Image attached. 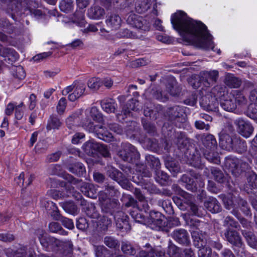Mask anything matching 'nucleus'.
Returning <instances> with one entry per match:
<instances>
[{"mask_svg":"<svg viewBox=\"0 0 257 257\" xmlns=\"http://www.w3.org/2000/svg\"><path fill=\"white\" fill-rule=\"evenodd\" d=\"M230 97H232L233 101L238 105L244 104L246 102V99L243 94L236 90H232L229 92Z\"/></svg>","mask_w":257,"mask_h":257,"instance_id":"33","label":"nucleus"},{"mask_svg":"<svg viewBox=\"0 0 257 257\" xmlns=\"http://www.w3.org/2000/svg\"><path fill=\"white\" fill-rule=\"evenodd\" d=\"M221 197L225 208L228 210L232 209L231 213L236 217H238L237 213V205H239V199L241 198L230 193L227 195H221Z\"/></svg>","mask_w":257,"mask_h":257,"instance_id":"11","label":"nucleus"},{"mask_svg":"<svg viewBox=\"0 0 257 257\" xmlns=\"http://www.w3.org/2000/svg\"><path fill=\"white\" fill-rule=\"evenodd\" d=\"M38 237L42 245L47 251L54 250L63 243L55 237L48 235L42 230L38 231Z\"/></svg>","mask_w":257,"mask_h":257,"instance_id":"5","label":"nucleus"},{"mask_svg":"<svg viewBox=\"0 0 257 257\" xmlns=\"http://www.w3.org/2000/svg\"><path fill=\"white\" fill-rule=\"evenodd\" d=\"M249 109L250 117L254 119L257 118V104L251 103L249 106Z\"/></svg>","mask_w":257,"mask_h":257,"instance_id":"64","label":"nucleus"},{"mask_svg":"<svg viewBox=\"0 0 257 257\" xmlns=\"http://www.w3.org/2000/svg\"><path fill=\"white\" fill-rule=\"evenodd\" d=\"M87 85L91 89L97 90L102 85V81L98 77H93L89 79Z\"/></svg>","mask_w":257,"mask_h":257,"instance_id":"42","label":"nucleus"},{"mask_svg":"<svg viewBox=\"0 0 257 257\" xmlns=\"http://www.w3.org/2000/svg\"><path fill=\"white\" fill-rule=\"evenodd\" d=\"M118 155L122 160L128 162H133L139 156V154L135 147L127 143L122 144Z\"/></svg>","mask_w":257,"mask_h":257,"instance_id":"7","label":"nucleus"},{"mask_svg":"<svg viewBox=\"0 0 257 257\" xmlns=\"http://www.w3.org/2000/svg\"><path fill=\"white\" fill-rule=\"evenodd\" d=\"M96 222L97 223V226L100 229L103 231L107 230L108 227L111 223V220L105 216L101 217L100 220L98 221H96Z\"/></svg>","mask_w":257,"mask_h":257,"instance_id":"45","label":"nucleus"},{"mask_svg":"<svg viewBox=\"0 0 257 257\" xmlns=\"http://www.w3.org/2000/svg\"><path fill=\"white\" fill-rule=\"evenodd\" d=\"M240 161L234 157L226 158L224 165L225 168L235 176L238 175L242 171L239 167Z\"/></svg>","mask_w":257,"mask_h":257,"instance_id":"15","label":"nucleus"},{"mask_svg":"<svg viewBox=\"0 0 257 257\" xmlns=\"http://www.w3.org/2000/svg\"><path fill=\"white\" fill-rule=\"evenodd\" d=\"M25 105L23 102H21L20 104L17 105L15 108V117L17 119H21L24 114V109Z\"/></svg>","mask_w":257,"mask_h":257,"instance_id":"57","label":"nucleus"},{"mask_svg":"<svg viewBox=\"0 0 257 257\" xmlns=\"http://www.w3.org/2000/svg\"><path fill=\"white\" fill-rule=\"evenodd\" d=\"M60 221L62 222L63 225L69 229H72L74 228V225L72 220L63 217Z\"/></svg>","mask_w":257,"mask_h":257,"instance_id":"62","label":"nucleus"},{"mask_svg":"<svg viewBox=\"0 0 257 257\" xmlns=\"http://www.w3.org/2000/svg\"><path fill=\"white\" fill-rule=\"evenodd\" d=\"M173 237L181 244H188L189 242V234L184 229H176L173 233Z\"/></svg>","mask_w":257,"mask_h":257,"instance_id":"24","label":"nucleus"},{"mask_svg":"<svg viewBox=\"0 0 257 257\" xmlns=\"http://www.w3.org/2000/svg\"><path fill=\"white\" fill-rule=\"evenodd\" d=\"M80 190L86 196L91 198H96L97 196V189L94 185L88 183H83Z\"/></svg>","mask_w":257,"mask_h":257,"instance_id":"23","label":"nucleus"},{"mask_svg":"<svg viewBox=\"0 0 257 257\" xmlns=\"http://www.w3.org/2000/svg\"><path fill=\"white\" fill-rule=\"evenodd\" d=\"M146 158L148 163L151 167L156 169L159 167L160 163L157 158L152 155H148L146 156Z\"/></svg>","mask_w":257,"mask_h":257,"instance_id":"50","label":"nucleus"},{"mask_svg":"<svg viewBox=\"0 0 257 257\" xmlns=\"http://www.w3.org/2000/svg\"><path fill=\"white\" fill-rule=\"evenodd\" d=\"M106 24L112 30H116L120 27L121 19L116 14H112L107 17L105 21Z\"/></svg>","mask_w":257,"mask_h":257,"instance_id":"27","label":"nucleus"},{"mask_svg":"<svg viewBox=\"0 0 257 257\" xmlns=\"http://www.w3.org/2000/svg\"><path fill=\"white\" fill-rule=\"evenodd\" d=\"M83 127L88 132L95 134L99 139L105 142H111L113 140V137L111 133L102 126L94 125L91 121L85 122Z\"/></svg>","mask_w":257,"mask_h":257,"instance_id":"6","label":"nucleus"},{"mask_svg":"<svg viewBox=\"0 0 257 257\" xmlns=\"http://www.w3.org/2000/svg\"><path fill=\"white\" fill-rule=\"evenodd\" d=\"M60 125L61 122L57 117H51L50 119L48 121L47 128L48 130L58 128Z\"/></svg>","mask_w":257,"mask_h":257,"instance_id":"48","label":"nucleus"},{"mask_svg":"<svg viewBox=\"0 0 257 257\" xmlns=\"http://www.w3.org/2000/svg\"><path fill=\"white\" fill-rule=\"evenodd\" d=\"M102 109L107 113H114L117 107V104L114 99L105 98L101 101Z\"/></svg>","mask_w":257,"mask_h":257,"instance_id":"28","label":"nucleus"},{"mask_svg":"<svg viewBox=\"0 0 257 257\" xmlns=\"http://www.w3.org/2000/svg\"><path fill=\"white\" fill-rule=\"evenodd\" d=\"M95 254L96 257H110L108 249L102 245L95 247ZM111 257H115L112 255Z\"/></svg>","mask_w":257,"mask_h":257,"instance_id":"47","label":"nucleus"},{"mask_svg":"<svg viewBox=\"0 0 257 257\" xmlns=\"http://www.w3.org/2000/svg\"><path fill=\"white\" fill-rule=\"evenodd\" d=\"M85 88L84 83L75 82L72 85L64 88L62 93L63 95H66L71 92L68 95V99L71 101H74L84 94Z\"/></svg>","mask_w":257,"mask_h":257,"instance_id":"3","label":"nucleus"},{"mask_svg":"<svg viewBox=\"0 0 257 257\" xmlns=\"http://www.w3.org/2000/svg\"><path fill=\"white\" fill-rule=\"evenodd\" d=\"M166 219L160 212L152 211L150 212L149 217H147V224L153 229L159 228L167 225Z\"/></svg>","mask_w":257,"mask_h":257,"instance_id":"9","label":"nucleus"},{"mask_svg":"<svg viewBox=\"0 0 257 257\" xmlns=\"http://www.w3.org/2000/svg\"><path fill=\"white\" fill-rule=\"evenodd\" d=\"M171 22L174 29L178 32L183 41L197 48L204 50L211 49L218 54H221L219 49L215 48L212 36L201 22L192 19L181 11L172 15Z\"/></svg>","mask_w":257,"mask_h":257,"instance_id":"1","label":"nucleus"},{"mask_svg":"<svg viewBox=\"0 0 257 257\" xmlns=\"http://www.w3.org/2000/svg\"><path fill=\"white\" fill-rule=\"evenodd\" d=\"M122 251L126 254H133L135 253V250L131 244L127 242H123L121 245Z\"/></svg>","mask_w":257,"mask_h":257,"instance_id":"60","label":"nucleus"},{"mask_svg":"<svg viewBox=\"0 0 257 257\" xmlns=\"http://www.w3.org/2000/svg\"><path fill=\"white\" fill-rule=\"evenodd\" d=\"M85 212L87 215L90 218L97 219L99 218V213L96 210L94 205L92 203L88 204Z\"/></svg>","mask_w":257,"mask_h":257,"instance_id":"43","label":"nucleus"},{"mask_svg":"<svg viewBox=\"0 0 257 257\" xmlns=\"http://www.w3.org/2000/svg\"><path fill=\"white\" fill-rule=\"evenodd\" d=\"M12 3L13 4H17V5L15 7L14 9H12V17L13 19H15L17 16H21V13L19 11V8L21 6V3L23 0H11Z\"/></svg>","mask_w":257,"mask_h":257,"instance_id":"53","label":"nucleus"},{"mask_svg":"<svg viewBox=\"0 0 257 257\" xmlns=\"http://www.w3.org/2000/svg\"><path fill=\"white\" fill-rule=\"evenodd\" d=\"M126 22L128 24L141 32L149 30L150 26L147 21L142 17L135 14L131 13L129 14L126 19Z\"/></svg>","mask_w":257,"mask_h":257,"instance_id":"10","label":"nucleus"},{"mask_svg":"<svg viewBox=\"0 0 257 257\" xmlns=\"http://www.w3.org/2000/svg\"><path fill=\"white\" fill-rule=\"evenodd\" d=\"M211 173L214 179L219 183H223L224 182L225 178L224 177L222 173L216 168H212L211 169Z\"/></svg>","mask_w":257,"mask_h":257,"instance_id":"51","label":"nucleus"},{"mask_svg":"<svg viewBox=\"0 0 257 257\" xmlns=\"http://www.w3.org/2000/svg\"><path fill=\"white\" fill-rule=\"evenodd\" d=\"M177 140L176 143L179 146L181 147V145H184L185 141H186V137L184 133L182 132H177L176 135Z\"/></svg>","mask_w":257,"mask_h":257,"instance_id":"63","label":"nucleus"},{"mask_svg":"<svg viewBox=\"0 0 257 257\" xmlns=\"http://www.w3.org/2000/svg\"><path fill=\"white\" fill-rule=\"evenodd\" d=\"M0 55L3 57H7L9 59H13L15 60L19 58V55L15 50L4 47L1 45H0Z\"/></svg>","mask_w":257,"mask_h":257,"instance_id":"34","label":"nucleus"},{"mask_svg":"<svg viewBox=\"0 0 257 257\" xmlns=\"http://www.w3.org/2000/svg\"><path fill=\"white\" fill-rule=\"evenodd\" d=\"M168 114L171 120L184 122L185 121V114L183 108L179 106H175L170 108L168 111Z\"/></svg>","mask_w":257,"mask_h":257,"instance_id":"16","label":"nucleus"},{"mask_svg":"<svg viewBox=\"0 0 257 257\" xmlns=\"http://www.w3.org/2000/svg\"><path fill=\"white\" fill-rule=\"evenodd\" d=\"M252 144V146L250 152L251 155L254 157V162L257 166V135L253 139Z\"/></svg>","mask_w":257,"mask_h":257,"instance_id":"61","label":"nucleus"},{"mask_svg":"<svg viewBox=\"0 0 257 257\" xmlns=\"http://www.w3.org/2000/svg\"><path fill=\"white\" fill-rule=\"evenodd\" d=\"M119 36L120 37H125L128 38H140L141 35H138L133 32L130 31L128 29H123L120 32Z\"/></svg>","mask_w":257,"mask_h":257,"instance_id":"52","label":"nucleus"},{"mask_svg":"<svg viewBox=\"0 0 257 257\" xmlns=\"http://www.w3.org/2000/svg\"><path fill=\"white\" fill-rule=\"evenodd\" d=\"M13 75L15 77L19 79H23L25 77V72L21 66L15 67L13 69Z\"/></svg>","mask_w":257,"mask_h":257,"instance_id":"55","label":"nucleus"},{"mask_svg":"<svg viewBox=\"0 0 257 257\" xmlns=\"http://www.w3.org/2000/svg\"><path fill=\"white\" fill-rule=\"evenodd\" d=\"M203 242L200 244L195 243V246L199 248L198 251V256H210L211 253V249L210 247L205 246L203 245Z\"/></svg>","mask_w":257,"mask_h":257,"instance_id":"44","label":"nucleus"},{"mask_svg":"<svg viewBox=\"0 0 257 257\" xmlns=\"http://www.w3.org/2000/svg\"><path fill=\"white\" fill-rule=\"evenodd\" d=\"M224 82L228 86L233 88H237L241 84V81L231 74H228L225 76Z\"/></svg>","mask_w":257,"mask_h":257,"instance_id":"36","label":"nucleus"},{"mask_svg":"<svg viewBox=\"0 0 257 257\" xmlns=\"http://www.w3.org/2000/svg\"><path fill=\"white\" fill-rule=\"evenodd\" d=\"M69 170L78 176H82L85 173V168L83 164L78 162L69 167Z\"/></svg>","mask_w":257,"mask_h":257,"instance_id":"38","label":"nucleus"},{"mask_svg":"<svg viewBox=\"0 0 257 257\" xmlns=\"http://www.w3.org/2000/svg\"><path fill=\"white\" fill-rule=\"evenodd\" d=\"M72 21L80 27H85L86 22L84 20V13L82 10L77 11L72 18Z\"/></svg>","mask_w":257,"mask_h":257,"instance_id":"37","label":"nucleus"},{"mask_svg":"<svg viewBox=\"0 0 257 257\" xmlns=\"http://www.w3.org/2000/svg\"><path fill=\"white\" fill-rule=\"evenodd\" d=\"M218 77V72L216 70L201 71L196 78L199 81L197 83H193L192 86L196 89L200 86L201 83H202L205 87H209L216 82Z\"/></svg>","mask_w":257,"mask_h":257,"instance_id":"4","label":"nucleus"},{"mask_svg":"<svg viewBox=\"0 0 257 257\" xmlns=\"http://www.w3.org/2000/svg\"><path fill=\"white\" fill-rule=\"evenodd\" d=\"M234 145L232 151L241 154L246 149V145L244 141L234 138Z\"/></svg>","mask_w":257,"mask_h":257,"instance_id":"40","label":"nucleus"},{"mask_svg":"<svg viewBox=\"0 0 257 257\" xmlns=\"http://www.w3.org/2000/svg\"><path fill=\"white\" fill-rule=\"evenodd\" d=\"M226 239L231 244L240 246L241 245L242 241L241 237L237 232L233 229H228L224 233Z\"/></svg>","mask_w":257,"mask_h":257,"instance_id":"20","label":"nucleus"},{"mask_svg":"<svg viewBox=\"0 0 257 257\" xmlns=\"http://www.w3.org/2000/svg\"><path fill=\"white\" fill-rule=\"evenodd\" d=\"M105 191L106 192L105 193L102 192L99 193V200L100 201L102 206H106L107 208H109L110 206L107 205V203L110 201L109 197L114 196L116 192L114 187L111 186H106Z\"/></svg>","mask_w":257,"mask_h":257,"instance_id":"17","label":"nucleus"},{"mask_svg":"<svg viewBox=\"0 0 257 257\" xmlns=\"http://www.w3.org/2000/svg\"><path fill=\"white\" fill-rule=\"evenodd\" d=\"M106 173L109 177L116 181H119V179L122 176V173L111 166L107 167Z\"/></svg>","mask_w":257,"mask_h":257,"instance_id":"39","label":"nucleus"},{"mask_svg":"<svg viewBox=\"0 0 257 257\" xmlns=\"http://www.w3.org/2000/svg\"><path fill=\"white\" fill-rule=\"evenodd\" d=\"M60 10L65 13L71 11L73 8V2L72 0H62L60 3Z\"/></svg>","mask_w":257,"mask_h":257,"instance_id":"46","label":"nucleus"},{"mask_svg":"<svg viewBox=\"0 0 257 257\" xmlns=\"http://www.w3.org/2000/svg\"><path fill=\"white\" fill-rule=\"evenodd\" d=\"M247 185L251 188H257V175L254 173H251L247 177Z\"/></svg>","mask_w":257,"mask_h":257,"instance_id":"54","label":"nucleus"},{"mask_svg":"<svg viewBox=\"0 0 257 257\" xmlns=\"http://www.w3.org/2000/svg\"><path fill=\"white\" fill-rule=\"evenodd\" d=\"M85 113L87 115L86 120H84L82 123L83 127V124L85 122L91 121L93 124V122L90 119V117L95 121L100 122L102 120V116L101 114L99 112L98 108L95 106H93L91 108L87 109L85 111Z\"/></svg>","mask_w":257,"mask_h":257,"instance_id":"18","label":"nucleus"},{"mask_svg":"<svg viewBox=\"0 0 257 257\" xmlns=\"http://www.w3.org/2000/svg\"><path fill=\"white\" fill-rule=\"evenodd\" d=\"M105 14L104 10L100 7H91L88 10L87 15L91 19L98 20L102 18Z\"/></svg>","mask_w":257,"mask_h":257,"instance_id":"29","label":"nucleus"},{"mask_svg":"<svg viewBox=\"0 0 257 257\" xmlns=\"http://www.w3.org/2000/svg\"><path fill=\"white\" fill-rule=\"evenodd\" d=\"M138 102L136 100L132 99L129 101L126 104V108H123L122 112L125 116L130 115L131 110H138L139 109L136 107L138 106Z\"/></svg>","mask_w":257,"mask_h":257,"instance_id":"41","label":"nucleus"},{"mask_svg":"<svg viewBox=\"0 0 257 257\" xmlns=\"http://www.w3.org/2000/svg\"><path fill=\"white\" fill-rule=\"evenodd\" d=\"M213 150H206L203 154L206 159L209 162L216 163L218 162V159L216 154L212 151Z\"/></svg>","mask_w":257,"mask_h":257,"instance_id":"49","label":"nucleus"},{"mask_svg":"<svg viewBox=\"0 0 257 257\" xmlns=\"http://www.w3.org/2000/svg\"><path fill=\"white\" fill-rule=\"evenodd\" d=\"M202 143L207 150L214 149L217 145L216 141L212 135H207L204 137L202 139Z\"/></svg>","mask_w":257,"mask_h":257,"instance_id":"35","label":"nucleus"},{"mask_svg":"<svg viewBox=\"0 0 257 257\" xmlns=\"http://www.w3.org/2000/svg\"><path fill=\"white\" fill-rule=\"evenodd\" d=\"M180 193L181 196L184 199V203L189 206L192 214L197 216H201L202 214L200 212L198 206L192 203V196L183 190H180Z\"/></svg>","mask_w":257,"mask_h":257,"instance_id":"19","label":"nucleus"},{"mask_svg":"<svg viewBox=\"0 0 257 257\" xmlns=\"http://www.w3.org/2000/svg\"><path fill=\"white\" fill-rule=\"evenodd\" d=\"M177 249V247L175 245H170L169 247L168 253L165 254L164 251L158 248L155 249H151L148 252L146 251L142 250L139 252V254L137 257H155L154 254H156L157 257H174L175 250Z\"/></svg>","mask_w":257,"mask_h":257,"instance_id":"12","label":"nucleus"},{"mask_svg":"<svg viewBox=\"0 0 257 257\" xmlns=\"http://www.w3.org/2000/svg\"><path fill=\"white\" fill-rule=\"evenodd\" d=\"M41 203L48 211H51L50 213L54 219L57 220H61L63 216H61L58 211L57 206L56 204L50 201L43 200L41 201Z\"/></svg>","mask_w":257,"mask_h":257,"instance_id":"21","label":"nucleus"},{"mask_svg":"<svg viewBox=\"0 0 257 257\" xmlns=\"http://www.w3.org/2000/svg\"><path fill=\"white\" fill-rule=\"evenodd\" d=\"M235 124L237 126L239 134L245 138H249L253 132V127L247 121L238 118L235 120Z\"/></svg>","mask_w":257,"mask_h":257,"instance_id":"14","label":"nucleus"},{"mask_svg":"<svg viewBox=\"0 0 257 257\" xmlns=\"http://www.w3.org/2000/svg\"><path fill=\"white\" fill-rule=\"evenodd\" d=\"M116 227L122 230L123 232H127L131 229L128 223V217L122 211H118L114 215Z\"/></svg>","mask_w":257,"mask_h":257,"instance_id":"13","label":"nucleus"},{"mask_svg":"<svg viewBox=\"0 0 257 257\" xmlns=\"http://www.w3.org/2000/svg\"><path fill=\"white\" fill-rule=\"evenodd\" d=\"M153 2V0H137L135 5L136 11L138 13L146 12Z\"/></svg>","mask_w":257,"mask_h":257,"instance_id":"32","label":"nucleus"},{"mask_svg":"<svg viewBox=\"0 0 257 257\" xmlns=\"http://www.w3.org/2000/svg\"><path fill=\"white\" fill-rule=\"evenodd\" d=\"M84 148L87 154L92 155L102 148V145L93 141H90L85 144Z\"/></svg>","mask_w":257,"mask_h":257,"instance_id":"30","label":"nucleus"},{"mask_svg":"<svg viewBox=\"0 0 257 257\" xmlns=\"http://www.w3.org/2000/svg\"><path fill=\"white\" fill-rule=\"evenodd\" d=\"M239 207L240 208V210L244 214H245L246 215H248L249 214V208L248 206L247 202L241 199H239V205H237V209ZM237 213L238 214V210L237 211Z\"/></svg>","mask_w":257,"mask_h":257,"instance_id":"59","label":"nucleus"},{"mask_svg":"<svg viewBox=\"0 0 257 257\" xmlns=\"http://www.w3.org/2000/svg\"><path fill=\"white\" fill-rule=\"evenodd\" d=\"M205 208L210 212L215 213L221 210V206L216 198L210 197L204 202Z\"/></svg>","mask_w":257,"mask_h":257,"instance_id":"26","label":"nucleus"},{"mask_svg":"<svg viewBox=\"0 0 257 257\" xmlns=\"http://www.w3.org/2000/svg\"><path fill=\"white\" fill-rule=\"evenodd\" d=\"M213 89L212 90L210 94H207L202 97L200 101V106L207 111H217L218 109V100L219 98L215 96V94L213 93Z\"/></svg>","mask_w":257,"mask_h":257,"instance_id":"8","label":"nucleus"},{"mask_svg":"<svg viewBox=\"0 0 257 257\" xmlns=\"http://www.w3.org/2000/svg\"><path fill=\"white\" fill-rule=\"evenodd\" d=\"M130 214L136 222L147 224V217L139 208H134L130 212Z\"/></svg>","mask_w":257,"mask_h":257,"instance_id":"31","label":"nucleus"},{"mask_svg":"<svg viewBox=\"0 0 257 257\" xmlns=\"http://www.w3.org/2000/svg\"><path fill=\"white\" fill-rule=\"evenodd\" d=\"M234 138L227 134L221 133L219 136V145L221 147L227 151H232L234 145Z\"/></svg>","mask_w":257,"mask_h":257,"instance_id":"22","label":"nucleus"},{"mask_svg":"<svg viewBox=\"0 0 257 257\" xmlns=\"http://www.w3.org/2000/svg\"><path fill=\"white\" fill-rule=\"evenodd\" d=\"M217 92L216 97L219 98L221 107L225 110L232 112L236 107V104L233 101L232 97H230L229 92L225 87L216 86L213 88V93L215 94Z\"/></svg>","mask_w":257,"mask_h":257,"instance_id":"2","label":"nucleus"},{"mask_svg":"<svg viewBox=\"0 0 257 257\" xmlns=\"http://www.w3.org/2000/svg\"><path fill=\"white\" fill-rule=\"evenodd\" d=\"M104 241L105 245L110 248H115L119 245V242L117 240L110 236L105 237Z\"/></svg>","mask_w":257,"mask_h":257,"instance_id":"56","label":"nucleus"},{"mask_svg":"<svg viewBox=\"0 0 257 257\" xmlns=\"http://www.w3.org/2000/svg\"><path fill=\"white\" fill-rule=\"evenodd\" d=\"M34 178V175L32 174L29 172H22L15 181L19 185H24L25 184L26 186H28L32 183Z\"/></svg>","mask_w":257,"mask_h":257,"instance_id":"25","label":"nucleus"},{"mask_svg":"<svg viewBox=\"0 0 257 257\" xmlns=\"http://www.w3.org/2000/svg\"><path fill=\"white\" fill-rule=\"evenodd\" d=\"M66 107V99L65 98H61L58 101L56 106V109L57 112L61 114L64 112Z\"/></svg>","mask_w":257,"mask_h":257,"instance_id":"58","label":"nucleus"}]
</instances>
